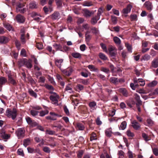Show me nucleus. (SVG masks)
Returning a JSON list of instances; mask_svg holds the SVG:
<instances>
[{"instance_id": "obj_1", "label": "nucleus", "mask_w": 158, "mask_h": 158, "mask_svg": "<svg viewBox=\"0 0 158 158\" xmlns=\"http://www.w3.org/2000/svg\"><path fill=\"white\" fill-rule=\"evenodd\" d=\"M6 114L8 117L11 118L13 120H14L17 115L16 110L15 108H13L12 110L7 109L6 111Z\"/></svg>"}, {"instance_id": "obj_2", "label": "nucleus", "mask_w": 158, "mask_h": 158, "mask_svg": "<svg viewBox=\"0 0 158 158\" xmlns=\"http://www.w3.org/2000/svg\"><path fill=\"white\" fill-rule=\"evenodd\" d=\"M50 93L52 94L50 96V99L52 101V103L56 105H58V99L59 96L57 94L53 92H50Z\"/></svg>"}, {"instance_id": "obj_3", "label": "nucleus", "mask_w": 158, "mask_h": 158, "mask_svg": "<svg viewBox=\"0 0 158 158\" xmlns=\"http://www.w3.org/2000/svg\"><path fill=\"white\" fill-rule=\"evenodd\" d=\"M110 56L113 58H115L117 54V49L115 47L110 46L108 48Z\"/></svg>"}, {"instance_id": "obj_4", "label": "nucleus", "mask_w": 158, "mask_h": 158, "mask_svg": "<svg viewBox=\"0 0 158 158\" xmlns=\"http://www.w3.org/2000/svg\"><path fill=\"white\" fill-rule=\"evenodd\" d=\"M25 131L23 128H19L16 132L17 136L19 139L23 138L24 136Z\"/></svg>"}, {"instance_id": "obj_5", "label": "nucleus", "mask_w": 158, "mask_h": 158, "mask_svg": "<svg viewBox=\"0 0 158 158\" xmlns=\"http://www.w3.org/2000/svg\"><path fill=\"white\" fill-rule=\"evenodd\" d=\"M50 114L51 115V116L46 117V118L48 119L53 120H56V116H58V114H56L54 112H51L50 113Z\"/></svg>"}, {"instance_id": "obj_6", "label": "nucleus", "mask_w": 158, "mask_h": 158, "mask_svg": "<svg viewBox=\"0 0 158 158\" xmlns=\"http://www.w3.org/2000/svg\"><path fill=\"white\" fill-rule=\"evenodd\" d=\"M51 18L53 20L58 19L60 18V15L59 12L55 11L51 15Z\"/></svg>"}, {"instance_id": "obj_7", "label": "nucleus", "mask_w": 158, "mask_h": 158, "mask_svg": "<svg viewBox=\"0 0 158 158\" xmlns=\"http://www.w3.org/2000/svg\"><path fill=\"white\" fill-rule=\"evenodd\" d=\"M131 123L132 127L135 130H138L140 127V124L135 120L133 121Z\"/></svg>"}, {"instance_id": "obj_8", "label": "nucleus", "mask_w": 158, "mask_h": 158, "mask_svg": "<svg viewBox=\"0 0 158 158\" xmlns=\"http://www.w3.org/2000/svg\"><path fill=\"white\" fill-rule=\"evenodd\" d=\"M73 71V69L71 67L69 68L63 70L62 72L65 75L69 76Z\"/></svg>"}, {"instance_id": "obj_9", "label": "nucleus", "mask_w": 158, "mask_h": 158, "mask_svg": "<svg viewBox=\"0 0 158 158\" xmlns=\"http://www.w3.org/2000/svg\"><path fill=\"white\" fill-rule=\"evenodd\" d=\"M110 81L111 83L113 84L117 85L118 84L119 82L121 81V80L118 79L117 77H112L110 78Z\"/></svg>"}, {"instance_id": "obj_10", "label": "nucleus", "mask_w": 158, "mask_h": 158, "mask_svg": "<svg viewBox=\"0 0 158 158\" xmlns=\"http://www.w3.org/2000/svg\"><path fill=\"white\" fill-rule=\"evenodd\" d=\"M132 8V6L130 4H128L126 8L123 9L122 12L124 14H127L131 12Z\"/></svg>"}, {"instance_id": "obj_11", "label": "nucleus", "mask_w": 158, "mask_h": 158, "mask_svg": "<svg viewBox=\"0 0 158 158\" xmlns=\"http://www.w3.org/2000/svg\"><path fill=\"white\" fill-rule=\"evenodd\" d=\"M17 21L19 23H23L25 20V18L21 15H17L16 17Z\"/></svg>"}, {"instance_id": "obj_12", "label": "nucleus", "mask_w": 158, "mask_h": 158, "mask_svg": "<svg viewBox=\"0 0 158 158\" xmlns=\"http://www.w3.org/2000/svg\"><path fill=\"white\" fill-rule=\"evenodd\" d=\"M31 16L34 18V19L36 21H39L40 19L41 16L35 12H33L31 14Z\"/></svg>"}, {"instance_id": "obj_13", "label": "nucleus", "mask_w": 158, "mask_h": 158, "mask_svg": "<svg viewBox=\"0 0 158 158\" xmlns=\"http://www.w3.org/2000/svg\"><path fill=\"white\" fill-rule=\"evenodd\" d=\"M144 6L149 10H151L153 7L152 3L149 1L146 2Z\"/></svg>"}, {"instance_id": "obj_14", "label": "nucleus", "mask_w": 158, "mask_h": 158, "mask_svg": "<svg viewBox=\"0 0 158 158\" xmlns=\"http://www.w3.org/2000/svg\"><path fill=\"white\" fill-rule=\"evenodd\" d=\"M118 91L121 93L125 97L128 96V92L126 89L123 88H120L118 89Z\"/></svg>"}, {"instance_id": "obj_15", "label": "nucleus", "mask_w": 158, "mask_h": 158, "mask_svg": "<svg viewBox=\"0 0 158 158\" xmlns=\"http://www.w3.org/2000/svg\"><path fill=\"white\" fill-rule=\"evenodd\" d=\"M1 136L4 139H8L10 137V135L6 134L4 131H2L1 133Z\"/></svg>"}, {"instance_id": "obj_16", "label": "nucleus", "mask_w": 158, "mask_h": 158, "mask_svg": "<svg viewBox=\"0 0 158 158\" xmlns=\"http://www.w3.org/2000/svg\"><path fill=\"white\" fill-rule=\"evenodd\" d=\"M3 26L9 31H13L14 29L12 26L8 23H3Z\"/></svg>"}, {"instance_id": "obj_17", "label": "nucleus", "mask_w": 158, "mask_h": 158, "mask_svg": "<svg viewBox=\"0 0 158 158\" xmlns=\"http://www.w3.org/2000/svg\"><path fill=\"white\" fill-rule=\"evenodd\" d=\"M100 18L97 17V16L93 17L91 20V23L93 25H95L96 24L97 21L100 19Z\"/></svg>"}, {"instance_id": "obj_18", "label": "nucleus", "mask_w": 158, "mask_h": 158, "mask_svg": "<svg viewBox=\"0 0 158 158\" xmlns=\"http://www.w3.org/2000/svg\"><path fill=\"white\" fill-rule=\"evenodd\" d=\"M32 61L31 60L29 59L28 60L26 59V63L25 64V66L27 68L31 69L32 66Z\"/></svg>"}, {"instance_id": "obj_19", "label": "nucleus", "mask_w": 158, "mask_h": 158, "mask_svg": "<svg viewBox=\"0 0 158 158\" xmlns=\"http://www.w3.org/2000/svg\"><path fill=\"white\" fill-rule=\"evenodd\" d=\"M8 81L9 82L14 85H15L17 84L16 81L12 77L11 75H8Z\"/></svg>"}, {"instance_id": "obj_20", "label": "nucleus", "mask_w": 158, "mask_h": 158, "mask_svg": "<svg viewBox=\"0 0 158 158\" xmlns=\"http://www.w3.org/2000/svg\"><path fill=\"white\" fill-rule=\"evenodd\" d=\"M87 67L91 71L98 72L99 71L98 69L93 65H89Z\"/></svg>"}, {"instance_id": "obj_21", "label": "nucleus", "mask_w": 158, "mask_h": 158, "mask_svg": "<svg viewBox=\"0 0 158 158\" xmlns=\"http://www.w3.org/2000/svg\"><path fill=\"white\" fill-rule=\"evenodd\" d=\"M16 11L17 12H19L20 11V9L24 6V5L22 4L19 2H17L16 4Z\"/></svg>"}, {"instance_id": "obj_22", "label": "nucleus", "mask_w": 158, "mask_h": 158, "mask_svg": "<svg viewBox=\"0 0 158 158\" xmlns=\"http://www.w3.org/2000/svg\"><path fill=\"white\" fill-rule=\"evenodd\" d=\"M152 66L153 67L156 68L158 67V59H154L152 62Z\"/></svg>"}, {"instance_id": "obj_23", "label": "nucleus", "mask_w": 158, "mask_h": 158, "mask_svg": "<svg viewBox=\"0 0 158 158\" xmlns=\"http://www.w3.org/2000/svg\"><path fill=\"white\" fill-rule=\"evenodd\" d=\"M8 41V40L7 37L1 36L0 37V43L1 44H6Z\"/></svg>"}, {"instance_id": "obj_24", "label": "nucleus", "mask_w": 158, "mask_h": 158, "mask_svg": "<svg viewBox=\"0 0 158 158\" xmlns=\"http://www.w3.org/2000/svg\"><path fill=\"white\" fill-rule=\"evenodd\" d=\"M63 62V60L61 59H56L55 60V63L56 65L59 68H60L61 66V63Z\"/></svg>"}, {"instance_id": "obj_25", "label": "nucleus", "mask_w": 158, "mask_h": 158, "mask_svg": "<svg viewBox=\"0 0 158 158\" xmlns=\"http://www.w3.org/2000/svg\"><path fill=\"white\" fill-rule=\"evenodd\" d=\"M135 98L137 102L136 104H139V105H141L142 104V102L140 99V96L137 94H135Z\"/></svg>"}, {"instance_id": "obj_26", "label": "nucleus", "mask_w": 158, "mask_h": 158, "mask_svg": "<svg viewBox=\"0 0 158 158\" xmlns=\"http://www.w3.org/2000/svg\"><path fill=\"white\" fill-rule=\"evenodd\" d=\"M85 16L86 17H89L92 15L94 14V12L93 11H90L88 10H85L84 12Z\"/></svg>"}, {"instance_id": "obj_27", "label": "nucleus", "mask_w": 158, "mask_h": 158, "mask_svg": "<svg viewBox=\"0 0 158 158\" xmlns=\"http://www.w3.org/2000/svg\"><path fill=\"white\" fill-rule=\"evenodd\" d=\"M65 89L66 91H68V92L70 94H72L73 93L72 87L70 84H68L67 85Z\"/></svg>"}, {"instance_id": "obj_28", "label": "nucleus", "mask_w": 158, "mask_h": 158, "mask_svg": "<svg viewBox=\"0 0 158 158\" xmlns=\"http://www.w3.org/2000/svg\"><path fill=\"white\" fill-rule=\"evenodd\" d=\"M28 92L31 96L32 97H34L35 98L37 97V94L31 89H28Z\"/></svg>"}, {"instance_id": "obj_29", "label": "nucleus", "mask_w": 158, "mask_h": 158, "mask_svg": "<svg viewBox=\"0 0 158 158\" xmlns=\"http://www.w3.org/2000/svg\"><path fill=\"white\" fill-rule=\"evenodd\" d=\"M106 135L108 137H110L112 133L111 129V128L107 129L105 131Z\"/></svg>"}, {"instance_id": "obj_30", "label": "nucleus", "mask_w": 158, "mask_h": 158, "mask_svg": "<svg viewBox=\"0 0 158 158\" xmlns=\"http://www.w3.org/2000/svg\"><path fill=\"white\" fill-rule=\"evenodd\" d=\"M53 47L54 48L56 49V50H60L61 51H62V50H61L62 47V46L60 44H54L53 45Z\"/></svg>"}, {"instance_id": "obj_31", "label": "nucleus", "mask_w": 158, "mask_h": 158, "mask_svg": "<svg viewBox=\"0 0 158 158\" xmlns=\"http://www.w3.org/2000/svg\"><path fill=\"white\" fill-rule=\"evenodd\" d=\"M7 81L6 79L4 77H0V87H2V85L4 84Z\"/></svg>"}, {"instance_id": "obj_32", "label": "nucleus", "mask_w": 158, "mask_h": 158, "mask_svg": "<svg viewBox=\"0 0 158 158\" xmlns=\"http://www.w3.org/2000/svg\"><path fill=\"white\" fill-rule=\"evenodd\" d=\"M100 58L103 60H106L108 59L107 57L103 53L100 52L98 55Z\"/></svg>"}, {"instance_id": "obj_33", "label": "nucleus", "mask_w": 158, "mask_h": 158, "mask_svg": "<svg viewBox=\"0 0 158 158\" xmlns=\"http://www.w3.org/2000/svg\"><path fill=\"white\" fill-rule=\"evenodd\" d=\"M147 124L146 125L150 127L152 126L153 124V121L150 118H148L146 120Z\"/></svg>"}, {"instance_id": "obj_34", "label": "nucleus", "mask_w": 158, "mask_h": 158, "mask_svg": "<svg viewBox=\"0 0 158 158\" xmlns=\"http://www.w3.org/2000/svg\"><path fill=\"white\" fill-rule=\"evenodd\" d=\"M89 31H87L85 33V40L87 42H89L91 38V35L89 34Z\"/></svg>"}, {"instance_id": "obj_35", "label": "nucleus", "mask_w": 158, "mask_h": 158, "mask_svg": "<svg viewBox=\"0 0 158 158\" xmlns=\"http://www.w3.org/2000/svg\"><path fill=\"white\" fill-rule=\"evenodd\" d=\"M35 141L37 143L41 142V143L42 145H43L44 144V141L42 138H40L38 137H35Z\"/></svg>"}, {"instance_id": "obj_36", "label": "nucleus", "mask_w": 158, "mask_h": 158, "mask_svg": "<svg viewBox=\"0 0 158 158\" xmlns=\"http://www.w3.org/2000/svg\"><path fill=\"white\" fill-rule=\"evenodd\" d=\"M127 126V123L125 121L123 122L120 125V127H119V129L122 130H124Z\"/></svg>"}, {"instance_id": "obj_37", "label": "nucleus", "mask_w": 158, "mask_h": 158, "mask_svg": "<svg viewBox=\"0 0 158 158\" xmlns=\"http://www.w3.org/2000/svg\"><path fill=\"white\" fill-rule=\"evenodd\" d=\"M56 3L57 7L59 8L62 6V0H56Z\"/></svg>"}, {"instance_id": "obj_38", "label": "nucleus", "mask_w": 158, "mask_h": 158, "mask_svg": "<svg viewBox=\"0 0 158 158\" xmlns=\"http://www.w3.org/2000/svg\"><path fill=\"white\" fill-rule=\"evenodd\" d=\"M151 56L148 54H146L142 56L141 60H142L148 61L150 60Z\"/></svg>"}, {"instance_id": "obj_39", "label": "nucleus", "mask_w": 158, "mask_h": 158, "mask_svg": "<svg viewBox=\"0 0 158 158\" xmlns=\"http://www.w3.org/2000/svg\"><path fill=\"white\" fill-rule=\"evenodd\" d=\"M113 40L115 43L117 45H119L120 44L121 41L120 39L117 36H115L114 37Z\"/></svg>"}, {"instance_id": "obj_40", "label": "nucleus", "mask_w": 158, "mask_h": 158, "mask_svg": "<svg viewBox=\"0 0 158 158\" xmlns=\"http://www.w3.org/2000/svg\"><path fill=\"white\" fill-rule=\"evenodd\" d=\"M158 82L154 80L148 84V86L149 87H153L156 86Z\"/></svg>"}, {"instance_id": "obj_41", "label": "nucleus", "mask_w": 158, "mask_h": 158, "mask_svg": "<svg viewBox=\"0 0 158 158\" xmlns=\"http://www.w3.org/2000/svg\"><path fill=\"white\" fill-rule=\"evenodd\" d=\"M125 46L126 47L128 51L130 53H131L132 51V47L131 45L127 43H125Z\"/></svg>"}, {"instance_id": "obj_42", "label": "nucleus", "mask_w": 158, "mask_h": 158, "mask_svg": "<svg viewBox=\"0 0 158 158\" xmlns=\"http://www.w3.org/2000/svg\"><path fill=\"white\" fill-rule=\"evenodd\" d=\"M76 88L77 91L78 92H79L80 91L84 89V87L81 85L78 84L76 86Z\"/></svg>"}, {"instance_id": "obj_43", "label": "nucleus", "mask_w": 158, "mask_h": 158, "mask_svg": "<svg viewBox=\"0 0 158 158\" xmlns=\"http://www.w3.org/2000/svg\"><path fill=\"white\" fill-rule=\"evenodd\" d=\"M72 56L74 58H79L81 57V54L77 52H73L72 54Z\"/></svg>"}, {"instance_id": "obj_44", "label": "nucleus", "mask_w": 158, "mask_h": 158, "mask_svg": "<svg viewBox=\"0 0 158 158\" xmlns=\"http://www.w3.org/2000/svg\"><path fill=\"white\" fill-rule=\"evenodd\" d=\"M92 33L96 35H98L99 34V30L95 27H93L91 28Z\"/></svg>"}, {"instance_id": "obj_45", "label": "nucleus", "mask_w": 158, "mask_h": 158, "mask_svg": "<svg viewBox=\"0 0 158 158\" xmlns=\"http://www.w3.org/2000/svg\"><path fill=\"white\" fill-rule=\"evenodd\" d=\"M26 59H25L20 60L19 62V65L20 66L25 65V64L26 63Z\"/></svg>"}, {"instance_id": "obj_46", "label": "nucleus", "mask_w": 158, "mask_h": 158, "mask_svg": "<svg viewBox=\"0 0 158 158\" xmlns=\"http://www.w3.org/2000/svg\"><path fill=\"white\" fill-rule=\"evenodd\" d=\"M48 113V111L47 110H42L40 112V116L41 117H43L45 115L47 114Z\"/></svg>"}, {"instance_id": "obj_47", "label": "nucleus", "mask_w": 158, "mask_h": 158, "mask_svg": "<svg viewBox=\"0 0 158 158\" xmlns=\"http://www.w3.org/2000/svg\"><path fill=\"white\" fill-rule=\"evenodd\" d=\"M77 127L80 130H84L85 127L83 124L81 123H78L77 124Z\"/></svg>"}, {"instance_id": "obj_48", "label": "nucleus", "mask_w": 158, "mask_h": 158, "mask_svg": "<svg viewBox=\"0 0 158 158\" xmlns=\"http://www.w3.org/2000/svg\"><path fill=\"white\" fill-rule=\"evenodd\" d=\"M103 12V8L102 7H100L98 10L97 16L98 17H100V16L102 14Z\"/></svg>"}, {"instance_id": "obj_49", "label": "nucleus", "mask_w": 158, "mask_h": 158, "mask_svg": "<svg viewBox=\"0 0 158 158\" xmlns=\"http://www.w3.org/2000/svg\"><path fill=\"white\" fill-rule=\"evenodd\" d=\"M30 143V140L28 139H27L24 140L23 141V145L24 146L26 147Z\"/></svg>"}, {"instance_id": "obj_50", "label": "nucleus", "mask_w": 158, "mask_h": 158, "mask_svg": "<svg viewBox=\"0 0 158 158\" xmlns=\"http://www.w3.org/2000/svg\"><path fill=\"white\" fill-rule=\"evenodd\" d=\"M93 5V3L91 2L85 1L83 4V6H90Z\"/></svg>"}, {"instance_id": "obj_51", "label": "nucleus", "mask_w": 158, "mask_h": 158, "mask_svg": "<svg viewBox=\"0 0 158 158\" xmlns=\"http://www.w3.org/2000/svg\"><path fill=\"white\" fill-rule=\"evenodd\" d=\"M96 103L95 102H92L89 103V105L90 108L93 109L96 106Z\"/></svg>"}, {"instance_id": "obj_52", "label": "nucleus", "mask_w": 158, "mask_h": 158, "mask_svg": "<svg viewBox=\"0 0 158 158\" xmlns=\"http://www.w3.org/2000/svg\"><path fill=\"white\" fill-rule=\"evenodd\" d=\"M158 94V89H156L154 91L151 92L149 94V96L153 95H156Z\"/></svg>"}, {"instance_id": "obj_53", "label": "nucleus", "mask_w": 158, "mask_h": 158, "mask_svg": "<svg viewBox=\"0 0 158 158\" xmlns=\"http://www.w3.org/2000/svg\"><path fill=\"white\" fill-rule=\"evenodd\" d=\"M36 4L35 2H31L29 4V8L33 9L36 8Z\"/></svg>"}, {"instance_id": "obj_54", "label": "nucleus", "mask_w": 158, "mask_h": 158, "mask_svg": "<svg viewBox=\"0 0 158 158\" xmlns=\"http://www.w3.org/2000/svg\"><path fill=\"white\" fill-rule=\"evenodd\" d=\"M138 83L142 86H144L145 84V81L142 79H138Z\"/></svg>"}, {"instance_id": "obj_55", "label": "nucleus", "mask_w": 158, "mask_h": 158, "mask_svg": "<svg viewBox=\"0 0 158 158\" xmlns=\"http://www.w3.org/2000/svg\"><path fill=\"white\" fill-rule=\"evenodd\" d=\"M17 153L19 155L22 156H23L24 155L23 150L21 148L19 149L18 150Z\"/></svg>"}, {"instance_id": "obj_56", "label": "nucleus", "mask_w": 158, "mask_h": 158, "mask_svg": "<svg viewBox=\"0 0 158 158\" xmlns=\"http://www.w3.org/2000/svg\"><path fill=\"white\" fill-rule=\"evenodd\" d=\"M38 111H35L34 110H32L30 111L31 114L33 116L37 115L38 114Z\"/></svg>"}, {"instance_id": "obj_57", "label": "nucleus", "mask_w": 158, "mask_h": 158, "mask_svg": "<svg viewBox=\"0 0 158 158\" xmlns=\"http://www.w3.org/2000/svg\"><path fill=\"white\" fill-rule=\"evenodd\" d=\"M127 135L129 137H132L134 136V133L133 132H131L129 130H128L127 131Z\"/></svg>"}, {"instance_id": "obj_58", "label": "nucleus", "mask_w": 158, "mask_h": 158, "mask_svg": "<svg viewBox=\"0 0 158 158\" xmlns=\"http://www.w3.org/2000/svg\"><path fill=\"white\" fill-rule=\"evenodd\" d=\"M82 28L87 31H89V26L88 24H84L82 25Z\"/></svg>"}, {"instance_id": "obj_59", "label": "nucleus", "mask_w": 158, "mask_h": 158, "mask_svg": "<svg viewBox=\"0 0 158 158\" xmlns=\"http://www.w3.org/2000/svg\"><path fill=\"white\" fill-rule=\"evenodd\" d=\"M64 112L66 115L69 116L70 115L69 111L67 108L66 106H64Z\"/></svg>"}, {"instance_id": "obj_60", "label": "nucleus", "mask_w": 158, "mask_h": 158, "mask_svg": "<svg viewBox=\"0 0 158 158\" xmlns=\"http://www.w3.org/2000/svg\"><path fill=\"white\" fill-rule=\"evenodd\" d=\"M153 154L156 156H158V149L156 148H153L152 149Z\"/></svg>"}, {"instance_id": "obj_61", "label": "nucleus", "mask_w": 158, "mask_h": 158, "mask_svg": "<svg viewBox=\"0 0 158 158\" xmlns=\"http://www.w3.org/2000/svg\"><path fill=\"white\" fill-rule=\"evenodd\" d=\"M97 139L96 135L94 133H92L91 134L90 140L91 141Z\"/></svg>"}, {"instance_id": "obj_62", "label": "nucleus", "mask_w": 158, "mask_h": 158, "mask_svg": "<svg viewBox=\"0 0 158 158\" xmlns=\"http://www.w3.org/2000/svg\"><path fill=\"white\" fill-rule=\"evenodd\" d=\"M83 153L84 151L83 150H81L80 151H79L78 152L77 154V156L78 157V158H81Z\"/></svg>"}, {"instance_id": "obj_63", "label": "nucleus", "mask_w": 158, "mask_h": 158, "mask_svg": "<svg viewBox=\"0 0 158 158\" xmlns=\"http://www.w3.org/2000/svg\"><path fill=\"white\" fill-rule=\"evenodd\" d=\"M143 137V138L146 141H148L150 140L149 139L148 136L145 133H143L142 134Z\"/></svg>"}, {"instance_id": "obj_64", "label": "nucleus", "mask_w": 158, "mask_h": 158, "mask_svg": "<svg viewBox=\"0 0 158 158\" xmlns=\"http://www.w3.org/2000/svg\"><path fill=\"white\" fill-rule=\"evenodd\" d=\"M111 20L112 22L114 24H116L117 23V19L116 17L114 16H111Z\"/></svg>"}]
</instances>
